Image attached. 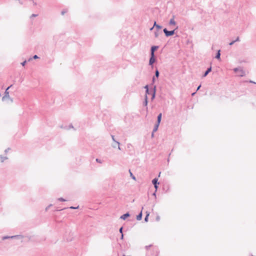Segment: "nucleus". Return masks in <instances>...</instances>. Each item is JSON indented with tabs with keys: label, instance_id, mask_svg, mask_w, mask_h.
<instances>
[{
	"label": "nucleus",
	"instance_id": "nucleus-19",
	"mask_svg": "<svg viewBox=\"0 0 256 256\" xmlns=\"http://www.w3.org/2000/svg\"><path fill=\"white\" fill-rule=\"evenodd\" d=\"M9 238L13 239V238H12V236H4L2 237V240H6L9 239Z\"/></svg>",
	"mask_w": 256,
	"mask_h": 256
},
{
	"label": "nucleus",
	"instance_id": "nucleus-13",
	"mask_svg": "<svg viewBox=\"0 0 256 256\" xmlns=\"http://www.w3.org/2000/svg\"><path fill=\"white\" fill-rule=\"evenodd\" d=\"M12 238H16V239H22L24 238V236L23 235H15V236H12Z\"/></svg>",
	"mask_w": 256,
	"mask_h": 256
},
{
	"label": "nucleus",
	"instance_id": "nucleus-8",
	"mask_svg": "<svg viewBox=\"0 0 256 256\" xmlns=\"http://www.w3.org/2000/svg\"><path fill=\"white\" fill-rule=\"evenodd\" d=\"M130 216V214L128 212H126V214H122L120 216V218L125 220L126 218Z\"/></svg>",
	"mask_w": 256,
	"mask_h": 256
},
{
	"label": "nucleus",
	"instance_id": "nucleus-53",
	"mask_svg": "<svg viewBox=\"0 0 256 256\" xmlns=\"http://www.w3.org/2000/svg\"><path fill=\"white\" fill-rule=\"evenodd\" d=\"M196 92H193V93L192 94V96H194L195 94H196Z\"/></svg>",
	"mask_w": 256,
	"mask_h": 256
},
{
	"label": "nucleus",
	"instance_id": "nucleus-57",
	"mask_svg": "<svg viewBox=\"0 0 256 256\" xmlns=\"http://www.w3.org/2000/svg\"><path fill=\"white\" fill-rule=\"evenodd\" d=\"M167 161H168V162H169V161H170L169 158H168Z\"/></svg>",
	"mask_w": 256,
	"mask_h": 256
},
{
	"label": "nucleus",
	"instance_id": "nucleus-42",
	"mask_svg": "<svg viewBox=\"0 0 256 256\" xmlns=\"http://www.w3.org/2000/svg\"><path fill=\"white\" fill-rule=\"evenodd\" d=\"M112 139L113 141L116 142V141L114 139V136L112 135Z\"/></svg>",
	"mask_w": 256,
	"mask_h": 256
},
{
	"label": "nucleus",
	"instance_id": "nucleus-24",
	"mask_svg": "<svg viewBox=\"0 0 256 256\" xmlns=\"http://www.w3.org/2000/svg\"><path fill=\"white\" fill-rule=\"evenodd\" d=\"M129 172H130L131 178H132L133 180H136V178L135 176H134L133 175V174L131 172H130V170H129Z\"/></svg>",
	"mask_w": 256,
	"mask_h": 256
},
{
	"label": "nucleus",
	"instance_id": "nucleus-5",
	"mask_svg": "<svg viewBox=\"0 0 256 256\" xmlns=\"http://www.w3.org/2000/svg\"><path fill=\"white\" fill-rule=\"evenodd\" d=\"M156 86H154L152 90V100H153L155 97H156Z\"/></svg>",
	"mask_w": 256,
	"mask_h": 256
},
{
	"label": "nucleus",
	"instance_id": "nucleus-1",
	"mask_svg": "<svg viewBox=\"0 0 256 256\" xmlns=\"http://www.w3.org/2000/svg\"><path fill=\"white\" fill-rule=\"evenodd\" d=\"M178 26H177L176 28H175L174 30H167V28H164V30H163V32H164V34L165 36H166V37H169V36H173L174 34H175V30H176L178 29Z\"/></svg>",
	"mask_w": 256,
	"mask_h": 256
},
{
	"label": "nucleus",
	"instance_id": "nucleus-43",
	"mask_svg": "<svg viewBox=\"0 0 256 256\" xmlns=\"http://www.w3.org/2000/svg\"><path fill=\"white\" fill-rule=\"evenodd\" d=\"M157 24H156V22L155 21V22H154V26H153V28H154V27L156 28V26H157Z\"/></svg>",
	"mask_w": 256,
	"mask_h": 256
},
{
	"label": "nucleus",
	"instance_id": "nucleus-36",
	"mask_svg": "<svg viewBox=\"0 0 256 256\" xmlns=\"http://www.w3.org/2000/svg\"><path fill=\"white\" fill-rule=\"evenodd\" d=\"M234 43H235V41L232 40V42H231L229 44V45H230V46H232V45H233Z\"/></svg>",
	"mask_w": 256,
	"mask_h": 256
},
{
	"label": "nucleus",
	"instance_id": "nucleus-30",
	"mask_svg": "<svg viewBox=\"0 0 256 256\" xmlns=\"http://www.w3.org/2000/svg\"><path fill=\"white\" fill-rule=\"evenodd\" d=\"M52 205V204H49L47 207L46 208V211H48V210L50 208V207H51Z\"/></svg>",
	"mask_w": 256,
	"mask_h": 256
},
{
	"label": "nucleus",
	"instance_id": "nucleus-35",
	"mask_svg": "<svg viewBox=\"0 0 256 256\" xmlns=\"http://www.w3.org/2000/svg\"><path fill=\"white\" fill-rule=\"evenodd\" d=\"M66 10H62V12H61V14H62V15H64V14L65 13H66Z\"/></svg>",
	"mask_w": 256,
	"mask_h": 256
},
{
	"label": "nucleus",
	"instance_id": "nucleus-51",
	"mask_svg": "<svg viewBox=\"0 0 256 256\" xmlns=\"http://www.w3.org/2000/svg\"><path fill=\"white\" fill-rule=\"evenodd\" d=\"M12 86V84H11L10 86H8L6 89H8V90Z\"/></svg>",
	"mask_w": 256,
	"mask_h": 256
},
{
	"label": "nucleus",
	"instance_id": "nucleus-52",
	"mask_svg": "<svg viewBox=\"0 0 256 256\" xmlns=\"http://www.w3.org/2000/svg\"><path fill=\"white\" fill-rule=\"evenodd\" d=\"M120 238L122 240L124 238V234H121V237H120Z\"/></svg>",
	"mask_w": 256,
	"mask_h": 256
},
{
	"label": "nucleus",
	"instance_id": "nucleus-21",
	"mask_svg": "<svg viewBox=\"0 0 256 256\" xmlns=\"http://www.w3.org/2000/svg\"><path fill=\"white\" fill-rule=\"evenodd\" d=\"M154 36H155L156 38H158V36H159V32H158V30H156L154 32Z\"/></svg>",
	"mask_w": 256,
	"mask_h": 256
},
{
	"label": "nucleus",
	"instance_id": "nucleus-20",
	"mask_svg": "<svg viewBox=\"0 0 256 256\" xmlns=\"http://www.w3.org/2000/svg\"><path fill=\"white\" fill-rule=\"evenodd\" d=\"M150 213H148L146 212V214L144 217V220L145 222H148V216H149Z\"/></svg>",
	"mask_w": 256,
	"mask_h": 256
},
{
	"label": "nucleus",
	"instance_id": "nucleus-12",
	"mask_svg": "<svg viewBox=\"0 0 256 256\" xmlns=\"http://www.w3.org/2000/svg\"><path fill=\"white\" fill-rule=\"evenodd\" d=\"M148 103V96L145 95V96H144V102H143V105H144V106H147ZM146 109H148V107H146Z\"/></svg>",
	"mask_w": 256,
	"mask_h": 256
},
{
	"label": "nucleus",
	"instance_id": "nucleus-59",
	"mask_svg": "<svg viewBox=\"0 0 256 256\" xmlns=\"http://www.w3.org/2000/svg\"><path fill=\"white\" fill-rule=\"evenodd\" d=\"M32 59V58H30L28 59V61H30Z\"/></svg>",
	"mask_w": 256,
	"mask_h": 256
},
{
	"label": "nucleus",
	"instance_id": "nucleus-10",
	"mask_svg": "<svg viewBox=\"0 0 256 256\" xmlns=\"http://www.w3.org/2000/svg\"><path fill=\"white\" fill-rule=\"evenodd\" d=\"M142 210H143V207H142L140 212L136 216V220H140L142 219Z\"/></svg>",
	"mask_w": 256,
	"mask_h": 256
},
{
	"label": "nucleus",
	"instance_id": "nucleus-33",
	"mask_svg": "<svg viewBox=\"0 0 256 256\" xmlns=\"http://www.w3.org/2000/svg\"><path fill=\"white\" fill-rule=\"evenodd\" d=\"M116 144L118 145V148L120 150L121 149H120V142H116Z\"/></svg>",
	"mask_w": 256,
	"mask_h": 256
},
{
	"label": "nucleus",
	"instance_id": "nucleus-48",
	"mask_svg": "<svg viewBox=\"0 0 256 256\" xmlns=\"http://www.w3.org/2000/svg\"><path fill=\"white\" fill-rule=\"evenodd\" d=\"M9 150H10V148H8L6 150H4L5 153H7L8 152Z\"/></svg>",
	"mask_w": 256,
	"mask_h": 256
},
{
	"label": "nucleus",
	"instance_id": "nucleus-17",
	"mask_svg": "<svg viewBox=\"0 0 256 256\" xmlns=\"http://www.w3.org/2000/svg\"><path fill=\"white\" fill-rule=\"evenodd\" d=\"M159 76H160V72H159L158 69L156 68L155 70V75L154 76L155 77H156V78H158L159 77Z\"/></svg>",
	"mask_w": 256,
	"mask_h": 256
},
{
	"label": "nucleus",
	"instance_id": "nucleus-6",
	"mask_svg": "<svg viewBox=\"0 0 256 256\" xmlns=\"http://www.w3.org/2000/svg\"><path fill=\"white\" fill-rule=\"evenodd\" d=\"M159 46H153L150 48V55H154V52L156 51Z\"/></svg>",
	"mask_w": 256,
	"mask_h": 256
},
{
	"label": "nucleus",
	"instance_id": "nucleus-2",
	"mask_svg": "<svg viewBox=\"0 0 256 256\" xmlns=\"http://www.w3.org/2000/svg\"><path fill=\"white\" fill-rule=\"evenodd\" d=\"M7 98L10 99L11 102H12V99L10 96L8 90L6 89L4 93V96L2 98V100L5 101Z\"/></svg>",
	"mask_w": 256,
	"mask_h": 256
},
{
	"label": "nucleus",
	"instance_id": "nucleus-11",
	"mask_svg": "<svg viewBox=\"0 0 256 256\" xmlns=\"http://www.w3.org/2000/svg\"><path fill=\"white\" fill-rule=\"evenodd\" d=\"M238 75L239 76L242 77L245 76V72L243 70L240 69V72H238Z\"/></svg>",
	"mask_w": 256,
	"mask_h": 256
},
{
	"label": "nucleus",
	"instance_id": "nucleus-44",
	"mask_svg": "<svg viewBox=\"0 0 256 256\" xmlns=\"http://www.w3.org/2000/svg\"><path fill=\"white\" fill-rule=\"evenodd\" d=\"M157 192V190H155L154 192L152 194V195L155 196V197H156V192Z\"/></svg>",
	"mask_w": 256,
	"mask_h": 256
},
{
	"label": "nucleus",
	"instance_id": "nucleus-22",
	"mask_svg": "<svg viewBox=\"0 0 256 256\" xmlns=\"http://www.w3.org/2000/svg\"><path fill=\"white\" fill-rule=\"evenodd\" d=\"M96 162H98V163H99V164H102V162H103V160H100V158H96Z\"/></svg>",
	"mask_w": 256,
	"mask_h": 256
},
{
	"label": "nucleus",
	"instance_id": "nucleus-40",
	"mask_svg": "<svg viewBox=\"0 0 256 256\" xmlns=\"http://www.w3.org/2000/svg\"><path fill=\"white\" fill-rule=\"evenodd\" d=\"M248 82H249L250 83H252V84H256V82L252 80H250Z\"/></svg>",
	"mask_w": 256,
	"mask_h": 256
},
{
	"label": "nucleus",
	"instance_id": "nucleus-34",
	"mask_svg": "<svg viewBox=\"0 0 256 256\" xmlns=\"http://www.w3.org/2000/svg\"><path fill=\"white\" fill-rule=\"evenodd\" d=\"M70 208H71V209H76V208H78V206L76 207H74V206H72Z\"/></svg>",
	"mask_w": 256,
	"mask_h": 256
},
{
	"label": "nucleus",
	"instance_id": "nucleus-49",
	"mask_svg": "<svg viewBox=\"0 0 256 256\" xmlns=\"http://www.w3.org/2000/svg\"><path fill=\"white\" fill-rule=\"evenodd\" d=\"M151 246V245L146 246V250H148L150 247Z\"/></svg>",
	"mask_w": 256,
	"mask_h": 256
},
{
	"label": "nucleus",
	"instance_id": "nucleus-38",
	"mask_svg": "<svg viewBox=\"0 0 256 256\" xmlns=\"http://www.w3.org/2000/svg\"><path fill=\"white\" fill-rule=\"evenodd\" d=\"M39 57L37 56V55H34L33 56V58L34 59H37V58H38Z\"/></svg>",
	"mask_w": 256,
	"mask_h": 256
},
{
	"label": "nucleus",
	"instance_id": "nucleus-3",
	"mask_svg": "<svg viewBox=\"0 0 256 256\" xmlns=\"http://www.w3.org/2000/svg\"><path fill=\"white\" fill-rule=\"evenodd\" d=\"M156 61V58H155V55H150V58L149 60V65L151 66L152 68H153L154 63Z\"/></svg>",
	"mask_w": 256,
	"mask_h": 256
},
{
	"label": "nucleus",
	"instance_id": "nucleus-41",
	"mask_svg": "<svg viewBox=\"0 0 256 256\" xmlns=\"http://www.w3.org/2000/svg\"><path fill=\"white\" fill-rule=\"evenodd\" d=\"M160 216H158L156 217V221H159V220H160Z\"/></svg>",
	"mask_w": 256,
	"mask_h": 256
},
{
	"label": "nucleus",
	"instance_id": "nucleus-9",
	"mask_svg": "<svg viewBox=\"0 0 256 256\" xmlns=\"http://www.w3.org/2000/svg\"><path fill=\"white\" fill-rule=\"evenodd\" d=\"M159 126H160V124L156 123L155 124L154 126V129L152 130V136H154V132L157 131V130H158V128Z\"/></svg>",
	"mask_w": 256,
	"mask_h": 256
},
{
	"label": "nucleus",
	"instance_id": "nucleus-28",
	"mask_svg": "<svg viewBox=\"0 0 256 256\" xmlns=\"http://www.w3.org/2000/svg\"><path fill=\"white\" fill-rule=\"evenodd\" d=\"M38 16V14H32L30 16V18H34V17H36L37 16Z\"/></svg>",
	"mask_w": 256,
	"mask_h": 256
},
{
	"label": "nucleus",
	"instance_id": "nucleus-7",
	"mask_svg": "<svg viewBox=\"0 0 256 256\" xmlns=\"http://www.w3.org/2000/svg\"><path fill=\"white\" fill-rule=\"evenodd\" d=\"M212 71V67L210 66L207 68V70L204 72V74H202V77L204 78L206 76Z\"/></svg>",
	"mask_w": 256,
	"mask_h": 256
},
{
	"label": "nucleus",
	"instance_id": "nucleus-55",
	"mask_svg": "<svg viewBox=\"0 0 256 256\" xmlns=\"http://www.w3.org/2000/svg\"><path fill=\"white\" fill-rule=\"evenodd\" d=\"M62 210V209H61V210L56 209V211H60V210Z\"/></svg>",
	"mask_w": 256,
	"mask_h": 256
},
{
	"label": "nucleus",
	"instance_id": "nucleus-50",
	"mask_svg": "<svg viewBox=\"0 0 256 256\" xmlns=\"http://www.w3.org/2000/svg\"><path fill=\"white\" fill-rule=\"evenodd\" d=\"M201 87V84H200L198 88H197V89H196V91H198V90H200V88Z\"/></svg>",
	"mask_w": 256,
	"mask_h": 256
},
{
	"label": "nucleus",
	"instance_id": "nucleus-23",
	"mask_svg": "<svg viewBox=\"0 0 256 256\" xmlns=\"http://www.w3.org/2000/svg\"><path fill=\"white\" fill-rule=\"evenodd\" d=\"M156 30H160L162 28V26L159 24H157V26L156 27Z\"/></svg>",
	"mask_w": 256,
	"mask_h": 256
},
{
	"label": "nucleus",
	"instance_id": "nucleus-45",
	"mask_svg": "<svg viewBox=\"0 0 256 256\" xmlns=\"http://www.w3.org/2000/svg\"><path fill=\"white\" fill-rule=\"evenodd\" d=\"M154 252H156V255H155L154 256H158V251H157V250H156V249L155 250H154Z\"/></svg>",
	"mask_w": 256,
	"mask_h": 256
},
{
	"label": "nucleus",
	"instance_id": "nucleus-15",
	"mask_svg": "<svg viewBox=\"0 0 256 256\" xmlns=\"http://www.w3.org/2000/svg\"><path fill=\"white\" fill-rule=\"evenodd\" d=\"M162 113L159 114H158V116H157V122H156V123L160 124V122L161 120H162Z\"/></svg>",
	"mask_w": 256,
	"mask_h": 256
},
{
	"label": "nucleus",
	"instance_id": "nucleus-46",
	"mask_svg": "<svg viewBox=\"0 0 256 256\" xmlns=\"http://www.w3.org/2000/svg\"><path fill=\"white\" fill-rule=\"evenodd\" d=\"M31 1L32 2L33 4H34V6H36L37 4L36 2H35L34 0H31Z\"/></svg>",
	"mask_w": 256,
	"mask_h": 256
},
{
	"label": "nucleus",
	"instance_id": "nucleus-37",
	"mask_svg": "<svg viewBox=\"0 0 256 256\" xmlns=\"http://www.w3.org/2000/svg\"><path fill=\"white\" fill-rule=\"evenodd\" d=\"M149 86L148 85H146L144 86V88L146 89V90H149Z\"/></svg>",
	"mask_w": 256,
	"mask_h": 256
},
{
	"label": "nucleus",
	"instance_id": "nucleus-39",
	"mask_svg": "<svg viewBox=\"0 0 256 256\" xmlns=\"http://www.w3.org/2000/svg\"><path fill=\"white\" fill-rule=\"evenodd\" d=\"M234 41H235V42H238V41H240V38H239V37H238H238L236 38Z\"/></svg>",
	"mask_w": 256,
	"mask_h": 256
},
{
	"label": "nucleus",
	"instance_id": "nucleus-14",
	"mask_svg": "<svg viewBox=\"0 0 256 256\" xmlns=\"http://www.w3.org/2000/svg\"><path fill=\"white\" fill-rule=\"evenodd\" d=\"M215 58H216L218 60H220V50H219L217 51V52L216 54V55L215 56Z\"/></svg>",
	"mask_w": 256,
	"mask_h": 256
},
{
	"label": "nucleus",
	"instance_id": "nucleus-29",
	"mask_svg": "<svg viewBox=\"0 0 256 256\" xmlns=\"http://www.w3.org/2000/svg\"><path fill=\"white\" fill-rule=\"evenodd\" d=\"M240 68H234V72H240Z\"/></svg>",
	"mask_w": 256,
	"mask_h": 256
},
{
	"label": "nucleus",
	"instance_id": "nucleus-47",
	"mask_svg": "<svg viewBox=\"0 0 256 256\" xmlns=\"http://www.w3.org/2000/svg\"><path fill=\"white\" fill-rule=\"evenodd\" d=\"M70 128H74L73 126H72V124H70V125H69V126H68V129H70Z\"/></svg>",
	"mask_w": 256,
	"mask_h": 256
},
{
	"label": "nucleus",
	"instance_id": "nucleus-26",
	"mask_svg": "<svg viewBox=\"0 0 256 256\" xmlns=\"http://www.w3.org/2000/svg\"><path fill=\"white\" fill-rule=\"evenodd\" d=\"M151 94L150 91L149 90H146V94L145 95H148V94Z\"/></svg>",
	"mask_w": 256,
	"mask_h": 256
},
{
	"label": "nucleus",
	"instance_id": "nucleus-56",
	"mask_svg": "<svg viewBox=\"0 0 256 256\" xmlns=\"http://www.w3.org/2000/svg\"><path fill=\"white\" fill-rule=\"evenodd\" d=\"M112 146H113L114 148H116V144H114V145H112Z\"/></svg>",
	"mask_w": 256,
	"mask_h": 256
},
{
	"label": "nucleus",
	"instance_id": "nucleus-4",
	"mask_svg": "<svg viewBox=\"0 0 256 256\" xmlns=\"http://www.w3.org/2000/svg\"><path fill=\"white\" fill-rule=\"evenodd\" d=\"M152 184H154V187L156 190H158L159 184V182H158V178H155L152 180Z\"/></svg>",
	"mask_w": 256,
	"mask_h": 256
},
{
	"label": "nucleus",
	"instance_id": "nucleus-27",
	"mask_svg": "<svg viewBox=\"0 0 256 256\" xmlns=\"http://www.w3.org/2000/svg\"><path fill=\"white\" fill-rule=\"evenodd\" d=\"M156 78V77H155L154 76H153V78H152V84H153L155 82Z\"/></svg>",
	"mask_w": 256,
	"mask_h": 256
},
{
	"label": "nucleus",
	"instance_id": "nucleus-25",
	"mask_svg": "<svg viewBox=\"0 0 256 256\" xmlns=\"http://www.w3.org/2000/svg\"><path fill=\"white\" fill-rule=\"evenodd\" d=\"M58 200L60 201V202H66V200H65L64 198H58Z\"/></svg>",
	"mask_w": 256,
	"mask_h": 256
},
{
	"label": "nucleus",
	"instance_id": "nucleus-16",
	"mask_svg": "<svg viewBox=\"0 0 256 256\" xmlns=\"http://www.w3.org/2000/svg\"><path fill=\"white\" fill-rule=\"evenodd\" d=\"M169 24L170 25H175L176 24V22L174 20V16H173V18L170 20Z\"/></svg>",
	"mask_w": 256,
	"mask_h": 256
},
{
	"label": "nucleus",
	"instance_id": "nucleus-31",
	"mask_svg": "<svg viewBox=\"0 0 256 256\" xmlns=\"http://www.w3.org/2000/svg\"><path fill=\"white\" fill-rule=\"evenodd\" d=\"M122 230H123V227L122 226L120 228V230H119V232H120L122 234H123L122 232Z\"/></svg>",
	"mask_w": 256,
	"mask_h": 256
},
{
	"label": "nucleus",
	"instance_id": "nucleus-58",
	"mask_svg": "<svg viewBox=\"0 0 256 256\" xmlns=\"http://www.w3.org/2000/svg\"><path fill=\"white\" fill-rule=\"evenodd\" d=\"M160 173H161L160 172L159 173L158 176V177L160 176Z\"/></svg>",
	"mask_w": 256,
	"mask_h": 256
},
{
	"label": "nucleus",
	"instance_id": "nucleus-54",
	"mask_svg": "<svg viewBox=\"0 0 256 256\" xmlns=\"http://www.w3.org/2000/svg\"><path fill=\"white\" fill-rule=\"evenodd\" d=\"M154 28H153V26H152V28H150V30H152L154 29Z\"/></svg>",
	"mask_w": 256,
	"mask_h": 256
},
{
	"label": "nucleus",
	"instance_id": "nucleus-18",
	"mask_svg": "<svg viewBox=\"0 0 256 256\" xmlns=\"http://www.w3.org/2000/svg\"><path fill=\"white\" fill-rule=\"evenodd\" d=\"M8 157L7 156H3L2 155H0V160L1 162H4V160H7Z\"/></svg>",
	"mask_w": 256,
	"mask_h": 256
},
{
	"label": "nucleus",
	"instance_id": "nucleus-32",
	"mask_svg": "<svg viewBox=\"0 0 256 256\" xmlns=\"http://www.w3.org/2000/svg\"><path fill=\"white\" fill-rule=\"evenodd\" d=\"M26 60H24V61L23 62H22L21 63V64H22L23 66H24L26 65Z\"/></svg>",
	"mask_w": 256,
	"mask_h": 256
},
{
	"label": "nucleus",
	"instance_id": "nucleus-60",
	"mask_svg": "<svg viewBox=\"0 0 256 256\" xmlns=\"http://www.w3.org/2000/svg\"><path fill=\"white\" fill-rule=\"evenodd\" d=\"M251 256H254L253 255H252Z\"/></svg>",
	"mask_w": 256,
	"mask_h": 256
}]
</instances>
